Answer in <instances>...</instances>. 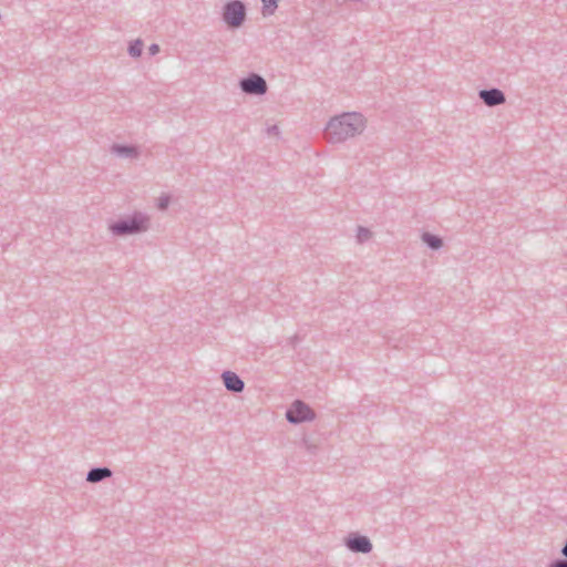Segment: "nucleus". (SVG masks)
Returning <instances> with one entry per match:
<instances>
[{"instance_id":"nucleus-15","label":"nucleus","mask_w":567,"mask_h":567,"mask_svg":"<svg viewBox=\"0 0 567 567\" xmlns=\"http://www.w3.org/2000/svg\"><path fill=\"white\" fill-rule=\"evenodd\" d=\"M169 203H171L169 196L163 195L158 198L157 208L159 210H166L168 208Z\"/></svg>"},{"instance_id":"nucleus-14","label":"nucleus","mask_w":567,"mask_h":567,"mask_svg":"<svg viewBox=\"0 0 567 567\" xmlns=\"http://www.w3.org/2000/svg\"><path fill=\"white\" fill-rule=\"evenodd\" d=\"M371 236V231L368 228L364 227H358V235L357 238L360 243H363Z\"/></svg>"},{"instance_id":"nucleus-13","label":"nucleus","mask_w":567,"mask_h":567,"mask_svg":"<svg viewBox=\"0 0 567 567\" xmlns=\"http://www.w3.org/2000/svg\"><path fill=\"white\" fill-rule=\"evenodd\" d=\"M279 0H261L262 3V14L265 17L274 14L276 9L278 8Z\"/></svg>"},{"instance_id":"nucleus-12","label":"nucleus","mask_w":567,"mask_h":567,"mask_svg":"<svg viewBox=\"0 0 567 567\" xmlns=\"http://www.w3.org/2000/svg\"><path fill=\"white\" fill-rule=\"evenodd\" d=\"M143 41L141 39H136L134 41H131L130 44H128V54L132 56V58H140L141 54H142V51H143Z\"/></svg>"},{"instance_id":"nucleus-10","label":"nucleus","mask_w":567,"mask_h":567,"mask_svg":"<svg viewBox=\"0 0 567 567\" xmlns=\"http://www.w3.org/2000/svg\"><path fill=\"white\" fill-rule=\"evenodd\" d=\"M112 476V471L109 467H92L86 474V481L90 483H99Z\"/></svg>"},{"instance_id":"nucleus-17","label":"nucleus","mask_w":567,"mask_h":567,"mask_svg":"<svg viewBox=\"0 0 567 567\" xmlns=\"http://www.w3.org/2000/svg\"><path fill=\"white\" fill-rule=\"evenodd\" d=\"M148 52L151 55L157 54L159 52V45L156 43L151 44L148 48Z\"/></svg>"},{"instance_id":"nucleus-20","label":"nucleus","mask_w":567,"mask_h":567,"mask_svg":"<svg viewBox=\"0 0 567 567\" xmlns=\"http://www.w3.org/2000/svg\"><path fill=\"white\" fill-rule=\"evenodd\" d=\"M307 449L311 452V453H315V450H316V446L313 445H308Z\"/></svg>"},{"instance_id":"nucleus-2","label":"nucleus","mask_w":567,"mask_h":567,"mask_svg":"<svg viewBox=\"0 0 567 567\" xmlns=\"http://www.w3.org/2000/svg\"><path fill=\"white\" fill-rule=\"evenodd\" d=\"M151 218L142 212H134L132 215L118 218L109 225L110 231L117 237H125L145 233L150 229Z\"/></svg>"},{"instance_id":"nucleus-9","label":"nucleus","mask_w":567,"mask_h":567,"mask_svg":"<svg viewBox=\"0 0 567 567\" xmlns=\"http://www.w3.org/2000/svg\"><path fill=\"white\" fill-rule=\"evenodd\" d=\"M111 152L121 157L137 158L140 156V150L135 145L113 144Z\"/></svg>"},{"instance_id":"nucleus-21","label":"nucleus","mask_w":567,"mask_h":567,"mask_svg":"<svg viewBox=\"0 0 567 567\" xmlns=\"http://www.w3.org/2000/svg\"><path fill=\"white\" fill-rule=\"evenodd\" d=\"M298 337L297 336H293V338L291 339V342L295 343V341H297Z\"/></svg>"},{"instance_id":"nucleus-7","label":"nucleus","mask_w":567,"mask_h":567,"mask_svg":"<svg viewBox=\"0 0 567 567\" xmlns=\"http://www.w3.org/2000/svg\"><path fill=\"white\" fill-rule=\"evenodd\" d=\"M478 97L488 107H494L506 102L505 93L497 87L480 90Z\"/></svg>"},{"instance_id":"nucleus-11","label":"nucleus","mask_w":567,"mask_h":567,"mask_svg":"<svg viewBox=\"0 0 567 567\" xmlns=\"http://www.w3.org/2000/svg\"><path fill=\"white\" fill-rule=\"evenodd\" d=\"M422 241L432 250H439L443 247V239L429 231H424L421 236Z\"/></svg>"},{"instance_id":"nucleus-1","label":"nucleus","mask_w":567,"mask_h":567,"mask_svg":"<svg viewBox=\"0 0 567 567\" xmlns=\"http://www.w3.org/2000/svg\"><path fill=\"white\" fill-rule=\"evenodd\" d=\"M364 127L363 115L357 112H349L332 117L326 125L324 135L329 143H341L361 134Z\"/></svg>"},{"instance_id":"nucleus-18","label":"nucleus","mask_w":567,"mask_h":567,"mask_svg":"<svg viewBox=\"0 0 567 567\" xmlns=\"http://www.w3.org/2000/svg\"><path fill=\"white\" fill-rule=\"evenodd\" d=\"M268 135H278L279 134V127L277 125H271L267 128Z\"/></svg>"},{"instance_id":"nucleus-19","label":"nucleus","mask_w":567,"mask_h":567,"mask_svg":"<svg viewBox=\"0 0 567 567\" xmlns=\"http://www.w3.org/2000/svg\"><path fill=\"white\" fill-rule=\"evenodd\" d=\"M561 554H563V556H565L567 558V540L565 542V544L561 548Z\"/></svg>"},{"instance_id":"nucleus-5","label":"nucleus","mask_w":567,"mask_h":567,"mask_svg":"<svg viewBox=\"0 0 567 567\" xmlns=\"http://www.w3.org/2000/svg\"><path fill=\"white\" fill-rule=\"evenodd\" d=\"M239 87L245 94L256 96L266 94L268 90L266 80L258 73H249L246 78L240 79Z\"/></svg>"},{"instance_id":"nucleus-8","label":"nucleus","mask_w":567,"mask_h":567,"mask_svg":"<svg viewBox=\"0 0 567 567\" xmlns=\"http://www.w3.org/2000/svg\"><path fill=\"white\" fill-rule=\"evenodd\" d=\"M220 378L227 391L233 393H241L244 391L245 382L237 373L226 370L221 373Z\"/></svg>"},{"instance_id":"nucleus-16","label":"nucleus","mask_w":567,"mask_h":567,"mask_svg":"<svg viewBox=\"0 0 567 567\" xmlns=\"http://www.w3.org/2000/svg\"><path fill=\"white\" fill-rule=\"evenodd\" d=\"M549 567H567V559H556L550 563Z\"/></svg>"},{"instance_id":"nucleus-4","label":"nucleus","mask_w":567,"mask_h":567,"mask_svg":"<svg viewBox=\"0 0 567 567\" xmlns=\"http://www.w3.org/2000/svg\"><path fill=\"white\" fill-rule=\"evenodd\" d=\"M315 417V411L302 400H295L286 411V419L291 424L310 422Z\"/></svg>"},{"instance_id":"nucleus-6","label":"nucleus","mask_w":567,"mask_h":567,"mask_svg":"<svg viewBox=\"0 0 567 567\" xmlns=\"http://www.w3.org/2000/svg\"><path fill=\"white\" fill-rule=\"evenodd\" d=\"M344 544L352 553L369 554L373 548L370 538L359 533H351L346 538Z\"/></svg>"},{"instance_id":"nucleus-3","label":"nucleus","mask_w":567,"mask_h":567,"mask_svg":"<svg viewBox=\"0 0 567 567\" xmlns=\"http://www.w3.org/2000/svg\"><path fill=\"white\" fill-rule=\"evenodd\" d=\"M221 16L229 29H238L246 21L247 8L240 0H230L224 4Z\"/></svg>"}]
</instances>
